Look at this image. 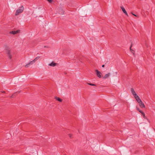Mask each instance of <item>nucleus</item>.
Wrapping results in <instances>:
<instances>
[{
	"mask_svg": "<svg viewBox=\"0 0 155 155\" xmlns=\"http://www.w3.org/2000/svg\"><path fill=\"white\" fill-rule=\"evenodd\" d=\"M55 99L57 100L58 101H59V102H61L62 101V100L61 98H60L59 97H55Z\"/></svg>",
	"mask_w": 155,
	"mask_h": 155,
	"instance_id": "obj_12",
	"label": "nucleus"
},
{
	"mask_svg": "<svg viewBox=\"0 0 155 155\" xmlns=\"http://www.w3.org/2000/svg\"><path fill=\"white\" fill-rule=\"evenodd\" d=\"M23 10L24 7L23 6H22L16 11L15 15L16 16L18 15L20 13H22L23 12Z\"/></svg>",
	"mask_w": 155,
	"mask_h": 155,
	"instance_id": "obj_2",
	"label": "nucleus"
},
{
	"mask_svg": "<svg viewBox=\"0 0 155 155\" xmlns=\"http://www.w3.org/2000/svg\"><path fill=\"white\" fill-rule=\"evenodd\" d=\"M87 84H89L91 86H96V85L95 84H93L92 83H87Z\"/></svg>",
	"mask_w": 155,
	"mask_h": 155,
	"instance_id": "obj_15",
	"label": "nucleus"
},
{
	"mask_svg": "<svg viewBox=\"0 0 155 155\" xmlns=\"http://www.w3.org/2000/svg\"><path fill=\"white\" fill-rule=\"evenodd\" d=\"M135 98L136 99V100L138 103L142 101L138 96H137L136 97H135Z\"/></svg>",
	"mask_w": 155,
	"mask_h": 155,
	"instance_id": "obj_7",
	"label": "nucleus"
},
{
	"mask_svg": "<svg viewBox=\"0 0 155 155\" xmlns=\"http://www.w3.org/2000/svg\"><path fill=\"white\" fill-rule=\"evenodd\" d=\"M132 44H131V46H130V51H131L132 53H133V54H134V53H133V52H134V51L133 50H132V49H131V47H132Z\"/></svg>",
	"mask_w": 155,
	"mask_h": 155,
	"instance_id": "obj_14",
	"label": "nucleus"
},
{
	"mask_svg": "<svg viewBox=\"0 0 155 155\" xmlns=\"http://www.w3.org/2000/svg\"><path fill=\"white\" fill-rule=\"evenodd\" d=\"M95 71L96 72V74L97 76L100 78H101L102 75L101 73L97 70H96Z\"/></svg>",
	"mask_w": 155,
	"mask_h": 155,
	"instance_id": "obj_3",
	"label": "nucleus"
},
{
	"mask_svg": "<svg viewBox=\"0 0 155 155\" xmlns=\"http://www.w3.org/2000/svg\"><path fill=\"white\" fill-rule=\"evenodd\" d=\"M140 112L141 114H142L144 112H143L142 110H140L139 111Z\"/></svg>",
	"mask_w": 155,
	"mask_h": 155,
	"instance_id": "obj_23",
	"label": "nucleus"
},
{
	"mask_svg": "<svg viewBox=\"0 0 155 155\" xmlns=\"http://www.w3.org/2000/svg\"><path fill=\"white\" fill-rule=\"evenodd\" d=\"M104 66H105L104 65H104H102V67L103 68H104Z\"/></svg>",
	"mask_w": 155,
	"mask_h": 155,
	"instance_id": "obj_28",
	"label": "nucleus"
},
{
	"mask_svg": "<svg viewBox=\"0 0 155 155\" xmlns=\"http://www.w3.org/2000/svg\"><path fill=\"white\" fill-rule=\"evenodd\" d=\"M64 11H63L62 12H61V13H60V14H64Z\"/></svg>",
	"mask_w": 155,
	"mask_h": 155,
	"instance_id": "obj_26",
	"label": "nucleus"
},
{
	"mask_svg": "<svg viewBox=\"0 0 155 155\" xmlns=\"http://www.w3.org/2000/svg\"><path fill=\"white\" fill-rule=\"evenodd\" d=\"M40 57H39V56H38L37 57H36L35 59L36 60H37L39 58H40Z\"/></svg>",
	"mask_w": 155,
	"mask_h": 155,
	"instance_id": "obj_17",
	"label": "nucleus"
},
{
	"mask_svg": "<svg viewBox=\"0 0 155 155\" xmlns=\"http://www.w3.org/2000/svg\"><path fill=\"white\" fill-rule=\"evenodd\" d=\"M142 115H143V117L145 118V114L144 113H143Z\"/></svg>",
	"mask_w": 155,
	"mask_h": 155,
	"instance_id": "obj_21",
	"label": "nucleus"
},
{
	"mask_svg": "<svg viewBox=\"0 0 155 155\" xmlns=\"http://www.w3.org/2000/svg\"><path fill=\"white\" fill-rule=\"evenodd\" d=\"M20 30H18L16 31H12L9 32L10 34H12L13 35H15L18 33L20 32Z\"/></svg>",
	"mask_w": 155,
	"mask_h": 155,
	"instance_id": "obj_5",
	"label": "nucleus"
},
{
	"mask_svg": "<svg viewBox=\"0 0 155 155\" xmlns=\"http://www.w3.org/2000/svg\"><path fill=\"white\" fill-rule=\"evenodd\" d=\"M5 50L9 59H12V56L11 54V51L9 47L6 45L5 46Z\"/></svg>",
	"mask_w": 155,
	"mask_h": 155,
	"instance_id": "obj_1",
	"label": "nucleus"
},
{
	"mask_svg": "<svg viewBox=\"0 0 155 155\" xmlns=\"http://www.w3.org/2000/svg\"><path fill=\"white\" fill-rule=\"evenodd\" d=\"M110 74V73H108L107 74H106L104 77H103V78L104 79H105L109 77Z\"/></svg>",
	"mask_w": 155,
	"mask_h": 155,
	"instance_id": "obj_11",
	"label": "nucleus"
},
{
	"mask_svg": "<svg viewBox=\"0 0 155 155\" xmlns=\"http://www.w3.org/2000/svg\"><path fill=\"white\" fill-rule=\"evenodd\" d=\"M20 91H18L16 92L15 93H14L12 94V95L15 97H16V96L17 95V93H18V94H19L20 93Z\"/></svg>",
	"mask_w": 155,
	"mask_h": 155,
	"instance_id": "obj_13",
	"label": "nucleus"
},
{
	"mask_svg": "<svg viewBox=\"0 0 155 155\" xmlns=\"http://www.w3.org/2000/svg\"><path fill=\"white\" fill-rule=\"evenodd\" d=\"M44 47L45 48H48V46H44Z\"/></svg>",
	"mask_w": 155,
	"mask_h": 155,
	"instance_id": "obj_27",
	"label": "nucleus"
},
{
	"mask_svg": "<svg viewBox=\"0 0 155 155\" xmlns=\"http://www.w3.org/2000/svg\"><path fill=\"white\" fill-rule=\"evenodd\" d=\"M47 0L50 3H51L53 1V0Z\"/></svg>",
	"mask_w": 155,
	"mask_h": 155,
	"instance_id": "obj_16",
	"label": "nucleus"
},
{
	"mask_svg": "<svg viewBox=\"0 0 155 155\" xmlns=\"http://www.w3.org/2000/svg\"><path fill=\"white\" fill-rule=\"evenodd\" d=\"M130 90L132 94L135 97H136L137 96H138L136 94L133 88H131Z\"/></svg>",
	"mask_w": 155,
	"mask_h": 155,
	"instance_id": "obj_4",
	"label": "nucleus"
},
{
	"mask_svg": "<svg viewBox=\"0 0 155 155\" xmlns=\"http://www.w3.org/2000/svg\"><path fill=\"white\" fill-rule=\"evenodd\" d=\"M10 97L11 98H12L14 97V96H13L12 95Z\"/></svg>",
	"mask_w": 155,
	"mask_h": 155,
	"instance_id": "obj_25",
	"label": "nucleus"
},
{
	"mask_svg": "<svg viewBox=\"0 0 155 155\" xmlns=\"http://www.w3.org/2000/svg\"><path fill=\"white\" fill-rule=\"evenodd\" d=\"M139 104L141 108H143L145 107V106L142 101H141V102L139 103Z\"/></svg>",
	"mask_w": 155,
	"mask_h": 155,
	"instance_id": "obj_6",
	"label": "nucleus"
},
{
	"mask_svg": "<svg viewBox=\"0 0 155 155\" xmlns=\"http://www.w3.org/2000/svg\"><path fill=\"white\" fill-rule=\"evenodd\" d=\"M131 13H132V14L133 15H134V16H136V17H139V16H138V15H135V14H133L132 12Z\"/></svg>",
	"mask_w": 155,
	"mask_h": 155,
	"instance_id": "obj_19",
	"label": "nucleus"
},
{
	"mask_svg": "<svg viewBox=\"0 0 155 155\" xmlns=\"http://www.w3.org/2000/svg\"><path fill=\"white\" fill-rule=\"evenodd\" d=\"M2 93H5V91H3L2 92Z\"/></svg>",
	"mask_w": 155,
	"mask_h": 155,
	"instance_id": "obj_29",
	"label": "nucleus"
},
{
	"mask_svg": "<svg viewBox=\"0 0 155 155\" xmlns=\"http://www.w3.org/2000/svg\"><path fill=\"white\" fill-rule=\"evenodd\" d=\"M36 60L35 59L34 60H33V61H32L33 62V63H34L35 62V61Z\"/></svg>",
	"mask_w": 155,
	"mask_h": 155,
	"instance_id": "obj_24",
	"label": "nucleus"
},
{
	"mask_svg": "<svg viewBox=\"0 0 155 155\" xmlns=\"http://www.w3.org/2000/svg\"><path fill=\"white\" fill-rule=\"evenodd\" d=\"M33 62L32 61H31L29 63H28V64H26L25 65V68H27V67H28L30 65H32V64H33Z\"/></svg>",
	"mask_w": 155,
	"mask_h": 155,
	"instance_id": "obj_10",
	"label": "nucleus"
},
{
	"mask_svg": "<svg viewBox=\"0 0 155 155\" xmlns=\"http://www.w3.org/2000/svg\"><path fill=\"white\" fill-rule=\"evenodd\" d=\"M68 135L70 138H72V135L71 134H69Z\"/></svg>",
	"mask_w": 155,
	"mask_h": 155,
	"instance_id": "obj_18",
	"label": "nucleus"
},
{
	"mask_svg": "<svg viewBox=\"0 0 155 155\" xmlns=\"http://www.w3.org/2000/svg\"><path fill=\"white\" fill-rule=\"evenodd\" d=\"M140 112L141 114H142L144 112H143L142 110H140L139 111Z\"/></svg>",
	"mask_w": 155,
	"mask_h": 155,
	"instance_id": "obj_22",
	"label": "nucleus"
},
{
	"mask_svg": "<svg viewBox=\"0 0 155 155\" xmlns=\"http://www.w3.org/2000/svg\"><path fill=\"white\" fill-rule=\"evenodd\" d=\"M57 64L56 63H55L54 62H52L50 64H49V65L52 67H54Z\"/></svg>",
	"mask_w": 155,
	"mask_h": 155,
	"instance_id": "obj_9",
	"label": "nucleus"
},
{
	"mask_svg": "<svg viewBox=\"0 0 155 155\" xmlns=\"http://www.w3.org/2000/svg\"><path fill=\"white\" fill-rule=\"evenodd\" d=\"M121 8L123 12L127 16H128V15L124 8L123 7H121Z\"/></svg>",
	"mask_w": 155,
	"mask_h": 155,
	"instance_id": "obj_8",
	"label": "nucleus"
},
{
	"mask_svg": "<svg viewBox=\"0 0 155 155\" xmlns=\"http://www.w3.org/2000/svg\"><path fill=\"white\" fill-rule=\"evenodd\" d=\"M136 109L137 110L139 111L140 110L139 109V108L137 106L136 107Z\"/></svg>",
	"mask_w": 155,
	"mask_h": 155,
	"instance_id": "obj_20",
	"label": "nucleus"
}]
</instances>
